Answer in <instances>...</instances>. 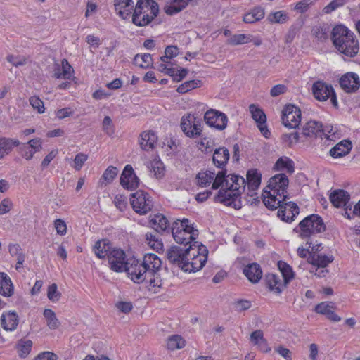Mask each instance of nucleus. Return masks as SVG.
<instances>
[{"label": "nucleus", "mask_w": 360, "mask_h": 360, "mask_svg": "<svg viewBox=\"0 0 360 360\" xmlns=\"http://www.w3.org/2000/svg\"><path fill=\"white\" fill-rule=\"evenodd\" d=\"M162 266L160 258L153 253L144 255L141 260L131 259L127 274L136 283L146 282L150 288L161 286L159 271Z\"/></svg>", "instance_id": "obj_1"}, {"label": "nucleus", "mask_w": 360, "mask_h": 360, "mask_svg": "<svg viewBox=\"0 0 360 360\" xmlns=\"http://www.w3.org/2000/svg\"><path fill=\"white\" fill-rule=\"evenodd\" d=\"M288 184L289 180L285 174H278L270 178L262 194L263 202L266 207L274 210L285 201Z\"/></svg>", "instance_id": "obj_2"}, {"label": "nucleus", "mask_w": 360, "mask_h": 360, "mask_svg": "<svg viewBox=\"0 0 360 360\" xmlns=\"http://www.w3.org/2000/svg\"><path fill=\"white\" fill-rule=\"evenodd\" d=\"M332 40L336 49L345 56L353 58L359 50L355 34L344 25L335 26L332 32Z\"/></svg>", "instance_id": "obj_3"}, {"label": "nucleus", "mask_w": 360, "mask_h": 360, "mask_svg": "<svg viewBox=\"0 0 360 360\" xmlns=\"http://www.w3.org/2000/svg\"><path fill=\"white\" fill-rule=\"evenodd\" d=\"M231 183H226L225 188H221L214 196V200L235 208L240 207V195L245 190V180L238 175H232Z\"/></svg>", "instance_id": "obj_4"}, {"label": "nucleus", "mask_w": 360, "mask_h": 360, "mask_svg": "<svg viewBox=\"0 0 360 360\" xmlns=\"http://www.w3.org/2000/svg\"><path fill=\"white\" fill-rule=\"evenodd\" d=\"M187 261L181 265V269L186 272H196L200 270L205 264L207 259L208 250L207 248L200 242H194L186 248Z\"/></svg>", "instance_id": "obj_5"}, {"label": "nucleus", "mask_w": 360, "mask_h": 360, "mask_svg": "<svg viewBox=\"0 0 360 360\" xmlns=\"http://www.w3.org/2000/svg\"><path fill=\"white\" fill-rule=\"evenodd\" d=\"M158 13L159 7L154 0H139L134 9L132 22L137 26H146Z\"/></svg>", "instance_id": "obj_6"}, {"label": "nucleus", "mask_w": 360, "mask_h": 360, "mask_svg": "<svg viewBox=\"0 0 360 360\" xmlns=\"http://www.w3.org/2000/svg\"><path fill=\"white\" fill-rule=\"evenodd\" d=\"M172 233L174 240L184 246L193 245L197 242L198 231L193 227V224L186 218L182 220L177 219L172 226Z\"/></svg>", "instance_id": "obj_7"}, {"label": "nucleus", "mask_w": 360, "mask_h": 360, "mask_svg": "<svg viewBox=\"0 0 360 360\" xmlns=\"http://www.w3.org/2000/svg\"><path fill=\"white\" fill-rule=\"evenodd\" d=\"M326 225L322 218L315 214L306 217L302 220L298 226L294 229V231L298 234L302 239L312 237L315 233L325 231Z\"/></svg>", "instance_id": "obj_8"}, {"label": "nucleus", "mask_w": 360, "mask_h": 360, "mask_svg": "<svg viewBox=\"0 0 360 360\" xmlns=\"http://www.w3.org/2000/svg\"><path fill=\"white\" fill-rule=\"evenodd\" d=\"M130 203L133 210L139 214H146L153 207L151 197L148 193L141 190L131 195Z\"/></svg>", "instance_id": "obj_9"}, {"label": "nucleus", "mask_w": 360, "mask_h": 360, "mask_svg": "<svg viewBox=\"0 0 360 360\" xmlns=\"http://www.w3.org/2000/svg\"><path fill=\"white\" fill-rule=\"evenodd\" d=\"M180 126L184 134L189 138L198 137L202 131V120L192 114L183 116Z\"/></svg>", "instance_id": "obj_10"}, {"label": "nucleus", "mask_w": 360, "mask_h": 360, "mask_svg": "<svg viewBox=\"0 0 360 360\" xmlns=\"http://www.w3.org/2000/svg\"><path fill=\"white\" fill-rule=\"evenodd\" d=\"M312 91L314 97L317 100L324 101L330 98L333 105L336 108L338 107L337 97L330 84L317 81L313 84Z\"/></svg>", "instance_id": "obj_11"}, {"label": "nucleus", "mask_w": 360, "mask_h": 360, "mask_svg": "<svg viewBox=\"0 0 360 360\" xmlns=\"http://www.w3.org/2000/svg\"><path fill=\"white\" fill-rule=\"evenodd\" d=\"M110 269L116 272L125 271L127 273L129 266L131 264V259L125 261V253L120 249L113 248L108 256Z\"/></svg>", "instance_id": "obj_12"}, {"label": "nucleus", "mask_w": 360, "mask_h": 360, "mask_svg": "<svg viewBox=\"0 0 360 360\" xmlns=\"http://www.w3.org/2000/svg\"><path fill=\"white\" fill-rule=\"evenodd\" d=\"M301 110L294 105H286L282 112V122L289 129H296L301 122Z\"/></svg>", "instance_id": "obj_13"}, {"label": "nucleus", "mask_w": 360, "mask_h": 360, "mask_svg": "<svg viewBox=\"0 0 360 360\" xmlns=\"http://www.w3.org/2000/svg\"><path fill=\"white\" fill-rule=\"evenodd\" d=\"M204 120L206 124L218 130H224L228 122L227 116L219 110L210 109L207 110L204 115Z\"/></svg>", "instance_id": "obj_14"}, {"label": "nucleus", "mask_w": 360, "mask_h": 360, "mask_svg": "<svg viewBox=\"0 0 360 360\" xmlns=\"http://www.w3.org/2000/svg\"><path fill=\"white\" fill-rule=\"evenodd\" d=\"M249 110L260 132L264 137L269 138L271 132L266 126V116L264 112L255 104L250 105Z\"/></svg>", "instance_id": "obj_15"}, {"label": "nucleus", "mask_w": 360, "mask_h": 360, "mask_svg": "<svg viewBox=\"0 0 360 360\" xmlns=\"http://www.w3.org/2000/svg\"><path fill=\"white\" fill-rule=\"evenodd\" d=\"M331 203L335 207H345V214H348L347 210H352V204L349 203L350 195L343 189H336L331 192L329 196Z\"/></svg>", "instance_id": "obj_16"}, {"label": "nucleus", "mask_w": 360, "mask_h": 360, "mask_svg": "<svg viewBox=\"0 0 360 360\" xmlns=\"http://www.w3.org/2000/svg\"><path fill=\"white\" fill-rule=\"evenodd\" d=\"M120 181L122 186L129 190L136 189L139 185V179L134 174L132 167L129 165L125 166Z\"/></svg>", "instance_id": "obj_17"}, {"label": "nucleus", "mask_w": 360, "mask_h": 360, "mask_svg": "<svg viewBox=\"0 0 360 360\" xmlns=\"http://www.w3.org/2000/svg\"><path fill=\"white\" fill-rule=\"evenodd\" d=\"M281 205L278 207V216L281 219L286 222H291L294 221L296 216L299 214V207L295 202H285L284 201Z\"/></svg>", "instance_id": "obj_18"}, {"label": "nucleus", "mask_w": 360, "mask_h": 360, "mask_svg": "<svg viewBox=\"0 0 360 360\" xmlns=\"http://www.w3.org/2000/svg\"><path fill=\"white\" fill-rule=\"evenodd\" d=\"M340 85L347 93H353L360 87V79L357 74L347 72L340 77Z\"/></svg>", "instance_id": "obj_19"}, {"label": "nucleus", "mask_w": 360, "mask_h": 360, "mask_svg": "<svg viewBox=\"0 0 360 360\" xmlns=\"http://www.w3.org/2000/svg\"><path fill=\"white\" fill-rule=\"evenodd\" d=\"M321 123L314 120L307 122L302 129L301 134L305 137L319 139L323 140Z\"/></svg>", "instance_id": "obj_20"}, {"label": "nucleus", "mask_w": 360, "mask_h": 360, "mask_svg": "<svg viewBox=\"0 0 360 360\" xmlns=\"http://www.w3.org/2000/svg\"><path fill=\"white\" fill-rule=\"evenodd\" d=\"M167 257L168 260L174 264L178 265L181 269V265L186 263L187 254L186 248L182 249L177 246H173L167 250Z\"/></svg>", "instance_id": "obj_21"}, {"label": "nucleus", "mask_w": 360, "mask_h": 360, "mask_svg": "<svg viewBox=\"0 0 360 360\" xmlns=\"http://www.w3.org/2000/svg\"><path fill=\"white\" fill-rule=\"evenodd\" d=\"M265 279L269 290L276 294H280L287 285V283L278 274H268Z\"/></svg>", "instance_id": "obj_22"}, {"label": "nucleus", "mask_w": 360, "mask_h": 360, "mask_svg": "<svg viewBox=\"0 0 360 360\" xmlns=\"http://www.w3.org/2000/svg\"><path fill=\"white\" fill-rule=\"evenodd\" d=\"M133 0H114L115 11L122 19L127 18L134 9Z\"/></svg>", "instance_id": "obj_23"}, {"label": "nucleus", "mask_w": 360, "mask_h": 360, "mask_svg": "<svg viewBox=\"0 0 360 360\" xmlns=\"http://www.w3.org/2000/svg\"><path fill=\"white\" fill-rule=\"evenodd\" d=\"M19 323V317L15 311L4 312L1 316V325L6 331H13Z\"/></svg>", "instance_id": "obj_24"}, {"label": "nucleus", "mask_w": 360, "mask_h": 360, "mask_svg": "<svg viewBox=\"0 0 360 360\" xmlns=\"http://www.w3.org/2000/svg\"><path fill=\"white\" fill-rule=\"evenodd\" d=\"M41 148V142L39 139L30 140L27 143H24L22 146L21 149L23 151L22 155L25 159L30 160Z\"/></svg>", "instance_id": "obj_25"}, {"label": "nucleus", "mask_w": 360, "mask_h": 360, "mask_svg": "<svg viewBox=\"0 0 360 360\" xmlns=\"http://www.w3.org/2000/svg\"><path fill=\"white\" fill-rule=\"evenodd\" d=\"M74 70L66 59H63L61 67L57 64L53 70V76L57 79L63 78L71 79L73 77Z\"/></svg>", "instance_id": "obj_26"}, {"label": "nucleus", "mask_w": 360, "mask_h": 360, "mask_svg": "<svg viewBox=\"0 0 360 360\" xmlns=\"http://www.w3.org/2000/svg\"><path fill=\"white\" fill-rule=\"evenodd\" d=\"M243 274L253 283H257L262 277V271L257 263H252L245 266Z\"/></svg>", "instance_id": "obj_27"}, {"label": "nucleus", "mask_w": 360, "mask_h": 360, "mask_svg": "<svg viewBox=\"0 0 360 360\" xmlns=\"http://www.w3.org/2000/svg\"><path fill=\"white\" fill-rule=\"evenodd\" d=\"M157 141L158 136L153 131H143L140 135L139 144L143 150L148 151L155 148Z\"/></svg>", "instance_id": "obj_28"}, {"label": "nucleus", "mask_w": 360, "mask_h": 360, "mask_svg": "<svg viewBox=\"0 0 360 360\" xmlns=\"http://www.w3.org/2000/svg\"><path fill=\"white\" fill-rule=\"evenodd\" d=\"M250 342L262 352H269L271 348L269 347L266 340L264 338L263 331L257 330L250 334Z\"/></svg>", "instance_id": "obj_29"}, {"label": "nucleus", "mask_w": 360, "mask_h": 360, "mask_svg": "<svg viewBox=\"0 0 360 360\" xmlns=\"http://www.w3.org/2000/svg\"><path fill=\"white\" fill-rule=\"evenodd\" d=\"M229 151L225 147H220L214 150L212 160L213 162L219 168H223L229 160Z\"/></svg>", "instance_id": "obj_30"}, {"label": "nucleus", "mask_w": 360, "mask_h": 360, "mask_svg": "<svg viewBox=\"0 0 360 360\" xmlns=\"http://www.w3.org/2000/svg\"><path fill=\"white\" fill-rule=\"evenodd\" d=\"M14 293V287L10 277L4 272H0V294L9 297Z\"/></svg>", "instance_id": "obj_31"}, {"label": "nucleus", "mask_w": 360, "mask_h": 360, "mask_svg": "<svg viewBox=\"0 0 360 360\" xmlns=\"http://www.w3.org/2000/svg\"><path fill=\"white\" fill-rule=\"evenodd\" d=\"M274 169L278 172H286L292 174L295 171L294 162L286 156L279 158L274 165Z\"/></svg>", "instance_id": "obj_32"}, {"label": "nucleus", "mask_w": 360, "mask_h": 360, "mask_svg": "<svg viewBox=\"0 0 360 360\" xmlns=\"http://www.w3.org/2000/svg\"><path fill=\"white\" fill-rule=\"evenodd\" d=\"M352 149L349 141H342L330 150V155L334 158H342L349 153Z\"/></svg>", "instance_id": "obj_33"}, {"label": "nucleus", "mask_w": 360, "mask_h": 360, "mask_svg": "<svg viewBox=\"0 0 360 360\" xmlns=\"http://www.w3.org/2000/svg\"><path fill=\"white\" fill-rule=\"evenodd\" d=\"M8 252L10 255L16 258L17 263L15 265L16 270L19 271L22 268V264L25 260L26 255L23 252L22 249L18 244H10L8 245Z\"/></svg>", "instance_id": "obj_34"}, {"label": "nucleus", "mask_w": 360, "mask_h": 360, "mask_svg": "<svg viewBox=\"0 0 360 360\" xmlns=\"http://www.w3.org/2000/svg\"><path fill=\"white\" fill-rule=\"evenodd\" d=\"M112 250L113 248L108 240H98L94 246V252L100 259L108 257Z\"/></svg>", "instance_id": "obj_35"}, {"label": "nucleus", "mask_w": 360, "mask_h": 360, "mask_svg": "<svg viewBox=\"0 0 360 360\" xmlns=\"http://www.w3.org/2000/svg\"><path fill=\"white\" fill-rule=\"evenodd\" d=\"M232 175L233 174L226 176V171L224 169L219 171L217 174H215V176L212 181V189H218L220 187L221 188H225V185L227 181L228 183H231V181H233L232 179H231Z\"/></svg>", "instance_id": "obj_36"}, {"label": "nucleus", "mask_w": 360, "mask_h": 360, "mask_svg": "<svg viewBox=\"0 0 360 360\" xmlns=\"http://www.w3.org/2000/svg\"><path fill=\"white\" fill-rule=\"evenodd\" d=\"M247 186L249 190L255 191L261 184V174L257 169H250L247 173Z\"/></svg>", "instance_id": "obj_37"}, {"label": "nucleus", "mask_w": 360, "mask_h": 360, "mask_svg": "<svg viewBox=\"0 0 360 360\" xmlns=\"http://www.w3.org/2000/svg\"><path fill=\"white\" fill-rule=\"evenodd\" d=\"M186 7L184 0H169L165 6V11L168 15L176 14Z\"/></svg>", "instance_id": "obj_38"}, {"label": "nucleus", "mask_w": 360, "mask_h": 360, "mask_svg": "<svg viewBox=\"0 0 360 360\" xmlns=\"http://www.w3.org/2000/svg\"><path fill=\"white\" fill-rule=\"evenodd\" d=\"M118 169L114 166H109L103 172L99 184L101 187L110 184L112 182L117 176Z\"/></svg>", "instance_id": "obj_39"}, {"label": "nucleus", "mask_w": 360, "mask_h": 360, "mask_svg": "<svg viewBox=\"0 0 360 360\" xmlns=\"http://www.w3.org/2000/svg\"><path fill=\"white\" fill-rule=\"evenodd\" d=\"M252 35L245 34H238L231 36L226 40V44L231 46H238L252 42Z\"/></svg>", "instance_id": "obj_40"}, {"label": "nucleus", "mask_w": 360, "mask_h": 360, "mask_svg": "<svg viewBox=\"0 0 360 360\" xmlns=\"http://www.w3.org/2000/svg\"><path fill=\"white\" fill-rule=\"evenodd\" d=\"M215 173L210 170L200 172L197 174V184L200 187H207L212 182Z\"/></svg>", "instance_id": "obj_41"}, {"label": "nucleus", "mask_w": 360, "mask_h": 360, "mask_svg": "<svg viewBox=\"0 0 360 360\" xmlns=\"http://www.w3.org/2000/svg\"><path fill=\"white\" fill-rule=\"evenodd\" d=\"M43 314L46 319V324L49 329L56 330L59 328L60 323L56 317V313L52 309H44Z\"/></svg>", "instance_id": "obj_42"}, {"label": "nucleus", "mask_w": 360, "mask_h": 360, "mask_svg": "<svg viewBox=\"0 0 360 360\" xmlns=\"http://www.w3.org/2000/svg\"><path fill=\"white\" fill-rule=\"evenodd\" d=\"M150 222L154 226V229L158 231H165L169 227L167 219L162 214H155Z\"/></svg>", "instance_id": "obj_43"}, {"label": "nucleus", "mask_w": 360, "mask_h": 360, "mask_svg": "<svg viewBox=\"0 0 360 360\" xmlns=\"http://www.w3.org/2000/svg\"><path fill=\"white\" fill-rule=\"evenodd\" d=\"M146 240L148 243V245L152 249L156 250L157 252L162 250L163 243L157 233H147L146 234Z\"/></svg>", "instance_id": "obj_44"}, {"label": "nucleus", "mask_w": 360, "mask_h": 360, "mask_svg": "<svg viewBox=\"0 0 360 360\" xmlns=\"http://www.w3.org/2000/svg\"><path fill=\"white\" fill-rule=\"evenodd\" d=\"M278 266L280 271L278 274L281 276V278L288 284L294 277L292 268L290 265L282 261L278 262Z\"/></svg>", "instance_id": "obj_45"}, {"label": "nucleus", "mask_w": 360, "mask_h": 360, "mask_svg": "<svg viewBox=\"0 0 360 360\" xmlns=\"http://www.w3.org/2000/svg\"><path fill=\"white\" fill-rule=\"evenodd\" d=\"M185 340L179 335H172L167 339V347L168 349L175 350L183 348L185 346Z\"/></svg>", "instance_id": "obj_46"}, {"label": "nucleus", "mask_w": 360, "mask_h": 360, "mask_svg": "<svg viewBox=\"0 0 360 360\" xmlns=\"http://www.w3.org/2000/svg\"><path fill=\"white\" fill-rule=\"evenodd\" d=\"M334 260L332 255L328 256L323 254H317L311 256V263L319 267L324 268Z\"/></svg>", "instance_id": "obj_47"}, {"label": "nucleus", "mask_w": 360, "mask_h": 360, "mask_svg": "<svg viewBox=\"0 0 360 360\" xmlns=\"http://www.w3.org/2000/svg\"><path fill=\"white\" fill-rule=\"evenodd\" d=\"M264 16V11L262 8H255L252 11L246 13L243 17V21L246 23H253L262 19Z\"/></svg>", "instance_id": "obj_48"}, {"label": "nucleus", "mask_w": 360, "mask_h": 360, "mask_svg": "<svg viewBox=\"0 0 360 360\" xmlns=\"http://www.w3.org/2000/svg\"><path fill=\"white\" fill-rule=\"evenodd\" d=\"M134 63L142 68H148L153 63L152 56L150 53L137 54L134 58Z\"/></svg>", "instance_id": "obj_49"}, {"label": "nucleus", "mask_w": 360, "mask_h": 360, "mask_svg": "<svg viewBox=\"0 0 360 360\" xmlns=\"http://www.w3.org/2000/svg\"><path fill=\"white\" fill-rule=\"evenodd\" d=\"M323 133V140H321L323 145H330L332 142L334 141L335 138V132L336 131L334 129L333 127L331 125H326L323 127L321 124V129Z\"/></svg>", "instance_id": "obj_50"}, {"label": "nucleus", "mask_w": 360, "mask_h": 360, "mask_svg": "<svg viewBox=\"0 0 360 360\" xmlns=\"http://www.w3.org/2000/svg\"><path fill=\"white\" fill-rule=\"evenodd\" d=\"M32 347V342L30 340H21L18 345V352L20 357H26L30 352Z\"/></svg>", "instance_id": "obj_51"}, {"label": "nucleus", "mask_w": 360, "mask_h": 360, "mask_svg": "<svg viewBox=\"0 0 360 360\" xmlns=\"http://www.w3.org/2000/svg\"><path fill=\"white\" fill-rule=\"evenodd\" d=\"M200 84V80H190L181 84L177 88V91L180 94H186L189 91L198 87Z\"/></svg>", "instance_id": "obj_52"}, {"label": "nucleus", "mask_w": 360, "mask_h": 360, "mask_svg": "<svg viewBox=\"0 0 360 360\" xmlns=\"http://www.w3.org/2000/svg\"><path fill=\"white\" fill-rule=\"evenodd\" d=\"M334 309L335 307L332 303L328 302H322L315 307L314 311L317 314L327 316L329 312H330V311Z\"/></svg>", "instance_id": "obj_53"}, {"label": "nucleus", "mask_w": 360, "mask_h": 360, "mask_svg": "<svg viewBox=\"0 0 360 360\" xmlns=\"http://www.w3.org/2000/svg\"><path fill=\"white\" fill-rule=\"evenodd\" d=\"M47 297L52 302H57L60 298L61 294L58 291V287L56 283H53L49 286Z\"/></svg>", "instance_id": "obj_54"}, {"label": "nucleus", "mask_w": 360, "mask_h": 360, "mask_svg": "<svg viewBox=\"0 0 360 360\" xmlns=\"http://www.w3.org/2000/svg\"><path fill=\"white\" fill-rule=\"evenodd\" d=\"M287 18V15L283 11H279L271 13L268 17L269 21L274 23H283L285 22Z\"/></svg>", "instance_id": "obj_55"}, {"label": "nucleus", "mask_w": 360, "mask_h": 360, "mask_svg": "<svg viewBox=\"0 0 360 360\" xmlns=\"http://www.w3.org/2000/svg\"><path fill=\"white\" fill-rule=\"evenodd\" d=\"M6 60L15 67L22 66L27 63V58L25 57L15 56L12 54L7 56Z\"/></svg>", "instance_id": "obj_56"}, {"label": "nucleus", "mask_w": 360, "mask_h": 360, "mask_svg": "<svg viewBox=\"0 0 360 360\" xmlns=\"http://www.w3.org/2000/svg\"><path fill=\"white\" fill-rule=\"evenodd\" d=\"M88 160V155L83 153H79L75 155L74 159L73 167L79 171L81 169L84 162Z\"/></svg>", "instance_id": "obj_57"}, {"label": "nucleus", "mask_w": 360, "mask_h": 360, "mask_svg": "<svg viewBox=\"0 0 360 360\" xmlns=\"http://www.w3.org/2000/svg\"><path fill=\"white\" fill-rule=\"evenodd\" d=\"M30 104L32 107L37 110L39 113L44 112V105L43 101L37 96H32L30 98Z\"/></svg>", "instance_id": "obj_58"}, {"label": "nucleus", "mask_w": 360, "mask_h": 360, "mask_svg": "<svg viewBox=\"0 0 360 360\" xmlns=\"http://www.w3.org/2000/svg\"><path fill=\"white\" fill-rule=\"evenodd\" d=\"M346 0H333L323 8V12L326 13H331L338 8L343 6L345 4Z\"/></svg>", "instance_id": "obj_59"}, {"label": "nucleus", "mask_w": 360, "mask_h": 360, "mask_svg": "<svg viewBox=\"0 0 360 360\" xmlns=\"http://www.w3.org/2000/svg\"><path fill=\"white\" fill-rule=\"evenodd\" d=\"M115 205L120 211H124L127 206V198L122 195H117L114 199Z\"/></svg>", "instance_id": "obj_60"}, {"label": "nucleus", "mask_w": 360, "mask_h": 360, "mask_svg": "<svg viewBox=\"0 0 360 360\" xmlns=\"http://www.w3.org/2000/svg\"><path fill=\"white\" fill-rule=\"evenodd\" d=\"M13 202L8 198H4L0 202V215L8 213L13 208Z\"/></svg>", "instance_id": "obj_61"}, {"label": "nucleus", "mask_w": 360, "mask_h": 360, "mask_svg": "<svg viewBox=\"0 0 360 360\" xmlns=\"http://www.w3.org/2000/svg\"><path fill=\"white\" fill-rule=\"evenodd\" d=\"M54 227L58 234L64 236L67 233V225L65 222L60 219H56L54 221Z\"/></svg>", "instance_id": "obj_62"}, {"label": "nucleus", "mask_w": 360, "mask_h": 360, "mask_svg": "<svg viewBox=\"0 0 360 360\" xmlns=\"http://www.w3.org/2000/svg\"><path fill=\"white\" fill-rule=\"evenodd\" d=\"M212 143L213 141L210 139L203 137L198 144L200 150L205 153H207L209 152V149L211 148Z\"/></svg>", "instance_id": "obj_63"}, {"label": "nucleus", "mask_w": 360, "mask_h": 360, "mask_svg": "<svg viewBox=\"0 0 360 360\" xmlns=\"http://www.w3.org/2000/svg\"><path fill=\"white\" fill-rule=\"evenodd\" d=\"M57 355L51 352H43L39 353L34 360H57Z\"/></svg>", "instance_id": "obj_64"}]
</instances>
